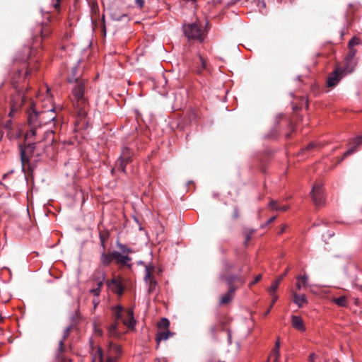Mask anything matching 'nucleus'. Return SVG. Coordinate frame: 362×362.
Listing matches in <instances>:
<instances>
[{
  "instance_id": "1",
  "label": "nucleus",
  "mask_w": 362,
  "mask_h": 362,
  "mask_svg": "<svg viewBox=\"0 0 362 362\" xmlns=\"http://www.w3.org/2000/svg\"><path fill=\"white\" fill-rule=\"evenodd\" d=\"M28 124L29 129L27 131L25 140L27 141L35 136L38 141H45L52 144L54 141V132L45 129V126L50 122H54L56 115L53 109L37 111L32 102L27 110Z\"/></svg>"
},
{
  "instance_id": "2",
  "label": "nucleus",
  "mask_w": 362,
  "mask_h": 362,
  "mask_svg": "<svg viewBox=\"0 0 362 362\" xmlns=\"http://www.w3.org/2000/svg\"><path fill=\"white\" fill-rule=\"evenodd\" d=\"M79 69L77 66L73 67L71 70V76H69L68 81L74 83L72 88L74 96V107L75 113L77 116L82 119L87 115L88 109V103L87 98L84 95L85 91V80L81 78V74L78 73Z\"/></svg>"
},
{
  "instance_id": "3",
  "label": "nucleus",
  "mask_w": 362,
  "mask_h": 362,
  "mask_svg": "<svg viewBox=\"0 0 362 362\" xmlns=\"http://www.w3.org/2000/svg\"><path fill=\"white\" fill-rule=\"evenodd\" d=\"M112 312L114 314L115 321L112 322L107 327V334L109 337L112 338H119L122 332L119 330V320H121L122 323L129 327V328H133L136 325V320L134 317V313L132 310H129L127 311V315L129 317V322L123 317V307L121 305H116L112 308Z\"/></svg>"
},
{
  "instance_id": "4",
  "label": "nucleus",
  "mask_w": 362,
  "mask_h": 362,
  "mask_svg": "<svg viewBox=\"0 0 362 362\" xmlns=\"http://www.w3.org/2000/svg\"><path fill=\"white\" fill-rule=\"evenodd\" d=\"M52 32V28L48 23H42L41 24L37 25L33 31V46L31 47L26 48V54L18 59L21 61H25L30 59L31 56L34 53V49L40 46L42 42L48 37L51 35Z\"/></svg>"
},
{
  "instance_id": "5",
  "label": "nucleus",
  "mask_w": 362,
  "mask_h": 362,
  "mask_svg": "<svg viewBox=\"0 0 362 362\" xmlns=\"http://www.w3.org/2000/svg\"><path fill=\"white\" fill-rule=\"evenodd\" d=\"M22 78L21 71L17 70L11 76V83L16 90V93L11 95L10 105L11 111L9 116L13 117V114L18 112L25 103V97L24 93L18 88V81Z\"/></svg>"
},
{
  "instance_id": "6",
  "label": "nucleus",
  "mask_w": 362,
  "mask_h": 362,
  "mask_svg": "<svg viewBox=\"0 0 362 362\" xmlns=\"http://www.w3.org/2000/svg\"><path fill=\"white\" fill-rule=\"evenodd\" d=\"M182 30L185 36L189 40H195L202 42L204 39L202 30L195 23L184 24Z\"/></svg>"
},
{
  "instance_id": "7",
  "label": "nucleus",
  "mask_w": 362,
  "mask_h": 362,
  "mask_svg": "<svg viewBox=\"0 0 362 362\" xmlns=\"http://www.w3.org/2000/svg\"><path fill=\"white\" fill-rule=\"evenodd\" d=\"M310 196L315 205L320 207L325 204V197L322 185L320 182H315L312 187Z\"/></svg>"
},
{
  "instance_id": "8",
  "label": "nucleus",
  "mask_w": 362,
  "mask_h": 362,
  "mask_svg": "<svg viewBox=\"0 0 362 362\" xmlns=\"http://www.w3.org/2000/svg\"><path fill=\"white\" fill-rule=\"evenodd\" d=\"M132 155L133 153L128 147H124L119 158L116 161V168L126 173V166L132 161Z\"/></svg>"
},
{
  "instance_id": "9",
  "label": "nucleus",
  "mask_w": 362,
  "mask_h": 362,
  "mask_svg": "<svg viewBox=\"0 0 362 362\" xmlns=\"http://www.w3.org/2000/svg\"><path fill=\"white\" fill-rule=\"evenodd\" d=\"M35 139L36 140V142L28 143V144H26L25 142V144L23 145V144L19 145L21 160L23 166H24V165L26 163L29 162V157L30 156L33 155L34 151L35 149L36 144L40 142V141H38L35 137Z\"/></svg>"
},
{
  "instance_id": "10",
  "label": "nucleus",
  "mask_w": 362,
  "mask_h": 362,
  "mask_svg": "<svg viewBox=\"0 0 362 362\" xmlns=\"http://www.w3.org/2000/svg\"><path fill=\"white\" fill-rule=\"evenodd\" d=\"M145 271L146 274L144 279L146 283L148 284V292L151 294L155 292L157 286V281L153 277L154 267L152 265H147Z\"/></svg>"
},
{
  "instance_id": "11",
  "label": "nucleus",
  "mask_w": 362,
  "mask_h": 362,
  "mask_svg": "<svg viewBox=\"0 0 362 362\" xmlns=\"http://www.w3.org/2000/svg\"><path fill=\"white\" fill-rule=\"evenodd\" d=\"M346 71L341 67H337L334 71L331 73L327 81L328 87L335 86L339 81L346 75Z\"/></svg>"
},
{
  "instance_id": "12",
  "label": "nucleus",
  "mask_w": 362,
  "mask_h": 362,
  "mask_svg": "<svg viewBox=\"0 0 362 362\" xmlns=\"http://www.w3.org/2000/svg\"><path fill=\"white\" fill-rule=\"evenodd\" d=\"M106 284L113 293L119 296L123 294L124 285L120 277H114L111 280L107 281Z\"/></svg>"
},
{
  "instance_id": "13",
  "label": "nucleus",
  "mask_w": 362,
  "mask_h": 362,
  "mask_svg": "<svg viewBox=\"0 0 362 362\" xmlns=\"http://www.w3.org/2000/svg\"><path fill=\"white\" fill-rule=\"evenodd\" d=\"M221 278L228 284L229 288H233L234 290L237 289V287L234 285L235 283L243 284L245 281V279L240 275L223 274Z\"/></svg>"
},
{
  "instance_id": "14",
  "label": "nucleus",
  "mask_w": 362,
  "mask_h": 362,
  "mask_svg": "<svg viewBox=\"0 0 362 362\" xmlns=\"http://www.w3.org/2000/svg\"><path fill=\"white\" fill-rule=\"evenodd\" d=\"M66 348L63 344V341H59V348L56 352V359L58 362H72V361L65 356Z\"/></svg>"
},
{
  "instance_id": "15",
  "label": "nucleus",
  "mask_w": 362,
  "mask_h": 362,
  "mask_svg": "<svg viewBox=\"0 0 362 362\" xmlns=\"http://www.w3.org/2000/svg\"><path fill=\"white\" fill-rule=\"evenodd\" d=\"M112 256L116 263L120 264L122 266H129L128 262L132 260V258L129 257L127 255H124L121 254L119 252L114 251L112 252Z\"/></svg>"
},
{
  "instance_id": "16",
  "label": "nucleus",
  "mask_w": 362,
  "mask_h": 362,
  "mask_svg": "<svg viewBox=\"0 0 362 362\" xmlns=\"http://www.w3.org/2000/svg\"><path fill=\"white\" fill-rule=\"evenodd\" d=\"M108 356H113L114 361H117L119 356L122 354V348L119 345L110 341L108 346Z\"/></svg>"
},
{
  "instance_id": "17",
  "label": "nucleus",
  "mask_w": 362,
  "mask_h": 362,
  "mask_svg": "<svg viewBox=\"0 0 362 362\" xmlns=\"http://www.w3.org/2000/svg\"><path fill=\"white\" fill-rule=\"evenodd\" d=\"M174 334L171 332L170 330L160 331L158 332L156 337V341L157 343L156 349H158L160 342L163 340H167L170 337H172Z\"/></svg>"
},
{
  "instance_id": "18",
  "label": "nucleus",
  "mask_w": 362,
  "mask_h": 362,
  "mask_svg": "<svg viewBox=\"0 0 362 362\" xmlns=\"http://www.w3.org/2000/svg\"><path fill=\"white\" fill-rule=\"evenodd\" d=\"M354 57L351 55L349 52L345 58V66L343 68L348 73H351L354 71L356 66V62H354Z\"/></svg>"
},
{
  "instance_id": "19",
  "label": "nucleus",
  "mask_w": 362,
  "mask_h": 362,
  "mask_svg": "<svg viewBox=\"0 0 362 362\" xmlns=\"http://www.w3.org/2000/svg\"><path fill=\"white\" fill-rule=\"evenodd\" d=\"M291 322L295 329L302 332L305 331V327L303 319L300 317L293 315L291 317Z\"/></svg>"
},
{
  "instance_id": "20",
  "label": "nucleus",
  "mask_w": 362,
  "mask_h": 362,
  "mask_svg": "<svg viewBox=\"0 0 362 362\" xmlns=\"http://www.w3.org/2000/svg\"><path fill=\"white\" fill-rule=\"evenodd\" d=\"M113 259L114 258L112 256V252L107 254L105 252V250H103V252L101 253L100 263L103 266H109Z\"/></svg>"
},
{
  "instance_id": "21",
  "label": "nucleus",
  "mask_w": 362,
  "mask_h": 362,
  "mask_svg": "<svg viewBox=\"0 0 362 362\" xmlns=\"http://www.w3.org/2000/svg\"><path fill=\"white\" fill-rule=\"evenodd\" d=\"M235 291L233 288H229L228 291L221 297L220 303L222 305L229 303L234 296Z\"/></svg>"
},
{
  "instance_id": "22",
  "label": "nucleus",
  "mask_w": 362,
  "mask_h": 362,
  "mask_svg": "<svg viewBox=\"0 0 362 362\" xmlns=\"http://www.w3.org/2000/svg\"><path fill=\"white\" fill-rule=\"evenodd\" d=\"M99 238H100V240L101 247H103V250H105V248H106L105 243L110 238L109 231L106 229L100 230Z\"/></svg>"
},
{
  "instance_id": "23",
  "label": "nucleus",
  "mask_w": 362,
  "mask_h": 362,
  "mask_svg": "<svg viewBox=\"0 0 362 362\" xmlns=\"http://www.w3.org/2000/svg\"><path fill=\"white\" fill-rule=\"evenodd\" d=\"M289 269L287 268L285 272L281 275L279 276L276 281H274L271 286L269 288V291L270 293H272V292H275L276 291V289L278 288L279 287V285L280 284V282L282 281V279H284V276H286V275L287 274L288 272Z\"/></svg>"
},
{
  "instance_id": "24",
  "label": "nucleus",
  "mask_w": 362,
  "mask_h": 362,
  "mask_svg": "<svg viewBox=\"0 0 362 362\" xmlns=\"http://www.w3.org/2000/svg\"><path fill=\"white\" fill-rule=\"evenodd\" d=\"M197 73L199 74H202L204 70H208V66L206 61L205 59L199 55V62H197Z\"/></svg>"
},
{
  "instance_id": "25",
  "label": "nucleus",
  "mask_w": 362,
  "mask_h": 362,
  "mask_svg": "<svg viewBox=\"0 0 362 362\" xmlns=\"http://www.w3.org/2000/svg\"><path fill=\"white\" fill-rule=\"evenodd\" d=\"M293 302L298 305L299 308L307 303V298L305 295H298L296 292L293 293Z\"/></svg>"
},
{
  "instance_id": "26",
  "label": "nucleus",
  "mask_w": 362,
  "mask_h": 362,
  "mask_svg": "<svg viewBox=\"0 0 362 362\" xmlns=\"http://www.w3.org/2000/svg\"><path fill=\"white\" fill-rule=\"evenodd\" d=\"M279 349H280V342H279V340L278 339L275 344L274 347L272 349V356L274 357V362L279 361V359L280 357ZM269 357H271V356Z\"/></svg>"
},
{
  "instance_id": "27",
  "label": "nucleus",
  "mask_w": 362,
  "mask_h": 362,
  "mask_svg": "<svg viewBox=\"0 0 362 362\" xmlns=\"http://www.w3.org/2000/svg\"><path fill=\"white\" fill-rule=\"evenodd\" d=\"M111 18L115 21H129V18L128 17L127 14L124 13L122 15H119L116 12H112L111 13Z\"/></svg>"
},
{
  "instance_id": "28",
  "label": "nucleus",
  "mask_w": 362,
  "mask_h": 362,
  "mask_svg": "<svg viewBox=\"0 0 362 362\" xmlns=\"http://www.w3.org/2000/svg\"><path fill=\"white\" fill-rule=\"evenodd\" d=\"M105 272L101 269L100 268H98L96 269L95 273L93 274V280L95 281H105Z\"/></svg>"
},
{
  "instance_id": "29",
  "label": "nucleus",
  "mask_w": 362,
  "mask_h": 362,
  "mask_svg": "<svg viewBox=\"0 0 362 362\" xmlns=\"http://www.w3.org/2000/svg\"><path fill=\"white\" fill-rule=\"evenodd\" d=\"M255 232V230H254V229L246 228L244 230V232H243V234L245 236L244 244L245 246H247L248 245L250 240H251V236Z\"/></svg>"
},
{
  "instance_id": "30",
  "label": "nucleus",
  "mask_w": 362,
  "mask_h": 362,
  "mask_svg": "<svg viewBox=\"0 0 362 362\" xmlns=\"http://www.w3.org/2000/svg\"><path fill=\"white\" fill-rule=\"evenodd\" d=\"M99 362H116L114 361L113 356H107L106 358H104V355L101 348L98 350Z\"/></svg>"
},
{
  "instance_id": "31",
  "label": "nucleus",
  "mask_w": 362,
  "mask_h": 362,
  "mask_svg": "<svg viewBox=\"0 0 362 362\" xmlns=\"http://www.w3.org/2000/svg\"><path fill=\"white\" fill-rule=\"evenodd\" d=\"M333 302L339 306L346 307L347 305V300L345 296L334 298Z\"/></svg>"
},
{
  "instance_id": "32",
  "label": "nucleus",
  "mask_w": 362,
  "mask_h": 362,
  "mask_svg": "<svg viewBox=\"0 0 362 362\" xmlns=\"http://www.w3.org/2000/svg\"><path fill=\"white\" fill-rule=\"evenodd\" d=\"M169 326H170V322L167 318H165V317L162 318L160 320V322L158 323V327L160 329H164L165 330H169L168 329Z\"/></svg>"
},
{
  "instance_id": "33",
  "label": "nucleus",
  "mask_w": 362,
  "mask_h": 362,
  "mask_svg": "<svg viewBox=\"0 0 362 362\" xmlns=\"http://www.w3.org/2000/svg\"><path fill=\"white\" fill-rule=\"evenodd\" d=\"M117 247L121 250V252L122 253L127 254V255H128V254H130V253L133 252L132 249H131L130 247H127L125 245H123V244H121V243H117Z\"/></svg>"
},
{
  "instance_id": "34",
  "label": "nucleus",
  "mask_w": 362,
  "mask_h": 362,
  "mask_svg": "<svg viewBox=\"0 0 362 362\" xmlns=\"http://www.w3.org/2000/svg\"><path fill=\"white\" fill-rule=\"evenodd\" d=\"M355 11V8L352 5H349L346 13V18L348 21H351L353 20L354 12Z\"/></svg>"
},
{
  "instance_id": "35",
  "label": "nucleus",
  "mask_w": 362,
  "mask_h": 362,
  "mask_svg": "<svg viewBox=\"0 0 362 362\" xmlns=\"http://www.w3.org/2000/svg\"><path fill=\"white\" fill-rule=\"evenodd\" d=\"M98 13H99V8H98V5L93 4L91 6V13H92V20L93 21L96 20V18H98Z\"/></svg>"
},
{
  "instance_id": "36",
  "label": "nucleus",
  "mask_w": 362,
  "mask_h": 362,
  "mask_svg": "<svg viewBox=\"0 0 362 362\" xmlns=\"http://www.w3.org/2000/svg\"><path fill=\"white\" fill-rule=\"evenodd\" d=\"M355 147H351L350 149L344 152L342 157L339 160L338 163H341L345 158L348 157L349 156L351 155L355 152Z\"/></svg>"
},
{
  "instance_id": "37",
  "label": "nucleus",
  "mask_w": 362,
  "mask_h": 362,
  "mask_svg": "<svg viewBox=\"0 0 362 362\" xmlns=\"http://www.w3.org/2000/svg\"><path fill=\"white\" fill-rule=\"evenodd\" d=\"M361 43V40L358 37H354L351 38L348 44L349 47H354V46L359 45Z\"/></svg>"
},
{
  "instance_id": "38",
  "label": "nucleus",
  "mask_w": 362,
  "mask_h": 362,
  "mask_svg": "<svg viewBox=\"0 0 362 362\" xmlns=\"http://www.w3.org/2000/svg\"><path fill=\"white\" fill-rule=\"evenodd\" d=\"M72 329V327H67L64 332L63 337L60 341H63V344L64 345V341L68 338L71 331Z\"/></svg>"
},
{
  "instance_id": "39",
  "label": "nucleus",
  "mask_w": 362,
  "mask_h": 362,
  "mask_svg": "<svg viewBox=\"0 0 362 362\" xmlns=\"http://www.w3.org/2000/svg\"><path fill=\"white\" fill-rule=\"evenodd\" d=\"M240 216V209L238 206H235L233 209L232 217L233 219L237 220Z\"/></svg>"
},
{
  "instance_id": "40",
  "label": "nucleus",
  "mask_w": 362,
  "mask_h": 362,
  "mask_svg": "<svg viewBox=\"0 0 362 362\" xmlns=\"http://www.w3.org/2000/svg\"><path fill=\"white\" fill-rule=\"evenodd\" d=\"M269 207L272 209V210H275V211H279V206L278 205V203L276 201H274V200H271L269 204Z\"/></svg>"
},
{
  "instance_id": "41",
  "label": "nucleus",
  "mask_w": 362,
  "mask_h": 362,
  "mask_svg": "<svg viewBox=\"0 0 362 362\" xmlns=\"http://www.w3.org/2000/svg\"><path fill=\"white\" fill-rule=\"evenodd\" d=\"M353 144L354 146L353 147H355V148L360 146L362 144V137L357 136L353 140Z\"/></svg>"
},
{
  "instance_id": "42",
  "label": "nucleus",
  "mask_w": 362,
  "mask_h": 362,
  "mask_svg": "<svg viewBox=\"0 0 362 362\" xmlns=\"http://www.w3.org/2000/svg\"><path fill=\"white\" fill-rule=\"evenodd\" d=\"M297 279L298 281H301L303 285L304 286H306L307 284H308V277L306 276V275H303L302 276H299L297 278Z\"/></svg>"
},
{
  "instance_id": "43",
  "label": "nucleus",
  "mask_w": 362,
  "mask_h": 362,
  "mask_svg": "<svg viewBox=\"0 0 362 362\" xmlns=\"http://www.w3.org/2000/svg\"><path fill=\"white\" fill-rule=\"evenodd\" d=\"M34 69H37V68H34V67H32L31 66V62H29L28 64H27V69L24 74V76L28 75L29 74L32 73V71L34 70Z\"/></svg>"
},
{
  "instance_id": "44",
  "label": "nucleus",
  "mask_w": 362,
  "mask_h": 362,
  "mask_svg": "<svg viewBox=\"0 0 362 362\" xmlns=\"http://www.w3.org/2000/svg\"><path fill=\"white\" fill-rule=\"evenodd\" d=\"M262 279V274L257 275L255 280L250 283L249 286L252 287V285L255 284L256 283L259 282Z\"/></svg>"
},
{
  "instance_id": "45",
  "label": "nucleus",
  "mask_w": 362,
  "mask_h": 362,
  "mask_svg": "<svg viewBox=\"0 0 362 362\" xmlns=\"http://www.w3.org/2000/svg\"><path fill=\"white\" fill-rule=\"evenodd\" d=\"M234 267V265L231 263H226L225 264V270H226V273L225 274H228V272L232 269Z\"/></svg>"
},
{
  "instance_id": "46",
  "label": "nucleus",
  "mask_w": 362,
  "mask_h": 362,
  "mask_svg": "<svg viewBox=\"0 0 362 362\" xmlns=\"http://www.w3.org/2000/svg\"><path fill=\"white\" fill-rule=\"evenodd\" d=\"M216 327L213 325L211 326L210 328H209V332L212 336L213 338H215L216 337Z\"/></svg>"
},
{
  "instance_id": "47",
  "label": "nucleus",
  "mask_w": 362,
  "mask_h": 362,
  "mask_svg": "<svg viewBox=\"0 0 362 362\" xmlns=\"http://www.w3.org/2000/svg\"><path fill=\"white\" fill-rule=\"evenodd\" d=\"M90 293H93L94 296H99L100 291L99 290V288H95L90 290Z\"/></svg>"
},
{
  "instance_id": "48",
  "label": "nucleus",
  "mask_w": 362,
  "mask_h": 362,
  "mask_svg": "<svg viewBox=\"0 0 362 362\" xmlns=\"http://www.w3.org/2000/svg\"><path fill=\"white\" fill-rule=\"evenodd\" d=\"M317 358V355L314 353L310 354L308 356L309 362H315V359Z\"/></svg>"
},
{
  "instance_id": "49",
  "label": "nucleus",
  "mask_w": 362,
  "mask_h": 362,
  "mask_svg": "<svg viewBox=\"0 0 362 362\" xmlns=\"http://www.w3.org/2000/svg\"><path fill=\"white\" fill-rule=\"evenodd\" d=\"M62 0H56V3L54 4V8L56 11H59L60 10V2Z\"/></svg>"
},
{
  "instance_id": "50",
  "label": "nucleus",
  "mask_w": 362,
  "mask_h": 362,
  "mask_svg": "<svg viewBox=\"0 0 362 362\" xmlns=\"http://www.w3.org/2000/svg\"><path fill=\"white\" fill-rule=\"evenodd\" d=\"M135 3L140 8H141L144 5V0H135Z\"/></svg>"
},
{
  "instance_id": "51",
  "label": "nucleus",
  "mask_w": 362,
  "mask_h": 362,
  "mask_svg": "<svg viewBox=\"0 0 362 362\" xmlns=\"http://www.w3.org/2000/svg\"><path fill=\"white\" fill-rule=\"evenodd\" d=\"M4 127H5V129H11V119H8V121L6 122V123L4 124Z\"/></svg>"
},
{
  "instance_id": "52",
  "label": "nucleus",
  "mask_w": 362,
  "mask_h": 362,
  "mask_svg": "<svg viewBox=\"0 0 362 362\" xmlns=\"http://www.w3.org/2000/svg\"><path fill=\"white\" fill-rule=\"evenodd\" d=\"M349 53L351 55H352V56L355 57V55H356V52H357V51H356V49H354V47H349Z\"/></svg>"
},
{
  "instance_id": "53",
  "label": "nucleus",
  "mask_w": 362,
  "mask_h": 362,
  "mask_svg": "<svg viewBox=\"0 0 362 362\" xmlns=\"http://www.w3.org/2000/svg\"><path fill=\"white\" fill-rule=\"evenodd\" d=\"M96 282H97V288H99V290L101 291V288L103 286L104 281L100 280L99 281H96Z\"/></svg>"
},
{
  "instance_id": "54",
  "label": "nucleus",
  "mask_w": 362,
  "mask_h": 362,
  "mask_svg": "<svg viewBox=\"0 0 362 362\" xmlns=\"http://www.w3.org/2000/svg\"><path fill=\"white\" fill-rule=\"evenodd\" d=\"M277 299H278V296L276 295H274L272 296V299L271 301V307H272L274 305V304L276 302Z\"/></svg>"
},
{
  "instance_id": "55",
  "label": "nucleus",
  "mask_w": 362,
  "mask_h": 362,
  "mask_svg": "<svg viewBox=\"0 0 362 362\" xmlns=\"http://www.w3.org/2000/svg\"><path fill=\"white\" fill-rule=\"evenodd\" d=\"M130 309H124L123 308V317L127 320V322H129V317L127 316V310H129Z\"/></svg>"
},
{
  "instance_id": "56",
  "label": "nucleus",
  "mask_w": 362,
  "mask_h": 362,
  "mask_svg": "<svg viewBox=\"0 0 362 362\" xmlns=\"http://www.w3.org/2000/svg\"><path fill=\"white\" fill-rule=\"evenodd\" d=\"M315 146V143H310L307 146H306V150H310V149H312Z\"/></svg>"
},
{
  "instance_id": "57",
  "label": "nucleus",
  "mask_w": 362,
  "mask_h": 362,
  "mask_svg": "<svg viewBox=\"0 0 362 362\" xmlns=\"http://www.w3.org/2000/svg\"><path fill=\"white\" fill-rule=\"evenodd\" d=\"M279 211H285L288 209V206L284 205V206H279Z\"/></svg>"
},
{
  "instance_id": "58",
  "label": "nucleus",
  "mask_w": 362,
  "mask_h": 362,
  "mask_svg": "<svg viewBox=\"0 0 362 362\" xmlns=\"http://www.w3.org/2000/svg\"><path fill=\"white\" fill-rule=\"evenodd\" d=\"M286 227H287V225H286V224H285V225H283V226H281V229H280L279 232V234H281V233H283L285 231V230H286Z\"/></svg>"
},
{
  "instance_id": "59",
  "label": "nucleus",
  "mask_w": 362,
  "mask_h": 362,
  "mask_svg": "<svg viewBox=\"0 0 362 362\" xmlns=\"http://www.w3.org/2000/svg\"><path fill=\"white\" fill-rule=\"evenodd\" d=\"M276 216L271 217V218L267 221V224H270V223H272V222L276 219Z\"/></svg>"
},
{
  "instance_id": "60",
  "label": "nucleus",
  "mask_w": 362,
  "mask_h": 362,
  "mask_svg": "<svg viewBox=\"0 0 362 362\" xmlns=\"http://www.w3.org/2000/svg\"><path fill=\"white\" fill-rule=\"evenodd\" d=\"M228 343L230 344L231 343V334L229 331H228Z\"/></svg>"
},
{
  "instance_id": "61",
  "label": "nucleus",
  "mask_w": 362,
  "mask_h": 362,
  "mask_svg": "<svg viewBox=\"0 0 362 362\" xmlns=\"http://www.w3.org/2000/svg\"><path fill=\"white\" fill-rule=\"evenodd\" d=\"M296 287L298 289H300L301 288V284L300 283V281L298 280V282L296 283Z\"/></svg>"
},
{
  "instance_id": "62",
  "label": "nucleus",
  "mask_w": 362,
  "mask_h": 362,
  "mask_svg": "<svg viewBox=\"0 0 362 362\" xmlns=\"http://www.w3.org/2000/svg\"><path fill=\"white\" fill-rule=\"evenodd\" d=\"M272 308V307H271V305H270V306H269V309H267V312H266V313H265V315H267L270 312V310H271Z\"/></svg>"
},
{
  "instance_id": "63",
  "label": "nucleus",
  "mask_w": 362,
  "mask_h": 362,
  "mask_svg": "<svg viewBox=\"0 0 362 362\" xmlns=\"http://www.w3.org/2000/svg\"><path fill=\"white\" fill-rule=\"evenodd\" d=\"M283 117H284V116H283L282 115H279L277 117V119H281V118H283Z\"/></svg>"
},
{
  "instance_id": "64",
  "label": "nucleus",
  "mask_w": 362,
  "mask_h": 362,
  "mask_svg": "<svg viewBox=\"0 0 362 362\" xmlns=\"http://www.w3.org/2000/svg\"><path fill=\"white\" fill-rule=\"evenodd\" d=\"M291 136V133L286 134V137L288 139Z\"/></svg>"
}]
</instances>
